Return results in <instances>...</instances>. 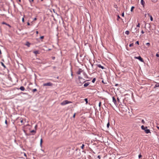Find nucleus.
<instances>
[{
	"label": "nucleus",
	"instance_id": "b1692460",
	"mask_svg": "<svg viewBox=\"0 0 159 159\" xmlns=\"http://www.w3.org/2000/svg\"><path fill=\"white\" fill-rule=\"evenodd\" d=\"M134 8V6L132 7L131 9V11H132L133 9Z\"/></svg>",
	"mask_w": 159,
	"mask_h": 159
},
{
	"label": "nucleus",
	"instance_id": "f03ea898",
	"mask_svg": "<svg viewBox=\"0 0 159 159\" xmlns=\"http://www.w3.org/2000/svg\"><path fill=\"white\" fill-rule=\"evenodd\" d=\"M72 103V102H71L68 101L67 100H65V101H63L62 102H61V105H64L66 104H68L69 103Z\"/></svg>",
	"mask_w": 159,
	"mask_h": 159
},
{
	"label": "nucleus",
	"instance_id": "bb28decb",
	"mask_svg": "<svg viewBox=\"0 0 159 159\" xmlns=\"http://www.w3.org/2000/svg\"><path fill=\"white\" fill-rule=\"evenodd\" d=\"M109 125H110V123H109V122H108L107 124V127L108 128L109 126Z\"/></svg>",
	"mask_w": 159,
	"mask_h": 159
},
{
	"label": "nucleus",
	"instance_id": "37998d69",
	"mask_svg": "<svg viewBox=\"0 0 159 159\" xmlns=\"http://www.w3.org/2000/svg\"><path fill=\"white\" fill-rule=\"evenodd\" d=\"M22 21L24 22V18H23L22 19Z\"/></svg>",
	"mask_w": 159,
	"mask_h": 159
},
{
	"label": "nucleus",
	"instance_id": "473e14b6",
	"mask_svg": "<svg viewBox=\"0 0 159 159\" xmlns=\"http://www.w3.org/2000/svg\"><path fill=\"white\" fill-rule=\"evenodd\" d=\"M138 157H139V158H140L141 157H142V155L141 154H140L139 155Z\"/></svg>",
	"mask_w": 159,
	"mask_h": 159
},
{
	"label": "nucleus",
	"instance_id": "6e6552de",
	"mask_svg": "<svg viewBox=\"0 0 159 159\" xmlns=\"http://www.w3.org/2000/svg\"><path fill=\"white\" fill-rule=\"evenodd\" d=\"M96 65L98 67L101 68L102 69H105V68L103 66H102L100 64H96Z\"/></svg>",
	"mask_w": 159,
	"mask_h": 159
},
{
	"label": "nucleus",
	"instance_id": "412c9836",
	"mask_svg": "<svg viewBox=\"0 0 159 159\" xmlns=\"http://www.w3.org/2000/svg\"><path fill=\"white\" fill-rule=\"evenodd\" d=\"M84 100L86 102V104H87V103H88V99L87 98H85L84 99Z\"/></svg>",
	"mask_w": 159,
	"mask_h": 159
},
{
	"label": "nucleus",
	"instance_id": "dca6fc26",
	"mask_svg": "<svg viewBox=\"0 0 159 159\" xmlns=\"http://www.w3.org/2000/svg\"><path fill=\"white\" fill-rule=\"evenodd\" d=\"M34 53L36 55L39 54V52L38 51H35L34 52Z\"/></svg>",
	"mask_w": 159,
	"mask_h": 159
},
{
	"label": "nucleus",
	"instance_id": "e433bc0d",
	"mask_svg": "<svg viewBox=\"0 0 159 159\" xmlns=\"http://www.w3.org/2000/svg\"><path fill=\"white\" fill-rule=\"evenodd\" d=\"M2 65L5 68L6 67L5 66V65H4V64L3 63H2Z\"/></svg>",
	"mask_w": 159,
	"mask_h": 159
},
{
	"label": "nucleus",
	"instance_id": "423d86ee",
	"mask_svg": "<svg viewBox=\"0 0 159 159\" xmlns=\"http://www.w3.org/2000/svg\"><path fill=\"white\" fill-rule=\"evenodd\" d=\"M139 32V29L136 28H135L134 30V32H133V33H134L135 34V33H138Z\"/></svg>",
	"mask_w": 159,
	"mask_h": 159
},
{
	"label": "nucleus",
	"instance_id": "ddd939ff",
	"mask_svg": "<svg viewBox=\"0 0 159 159\" xmlns=\"http://www.w3.org/2000/svg\"><path fill=\"white\" fill-rule=\"evenodd\" d=\"M141 128L142 129L144 130L146 129H147V127H145L143 125H142Z\"/></svg>",
	"mask_w": 159,
	"mask_h": 159
},
{
	"label": "nucleus",
	"instance_id": "0eeeda50",
	"mask_svg": "<svg viewBox=\"0 0 159 159\" xmlns=\"http://www.w3.org/2000/svg\"><path fill=\"white\" fill-rule=\"evenodd\" d=\"M112 98L113 102L114 103L115 105H117V102L116 98H115L114 97H112Z\"/></svg>",
	"mask_w": 159,
	"mask_h": 159
},
{
	"label": "nucleus",
	"instance_id": "c9c22d12",
	"mask_svg": "<svg viewBox=\"0 0 159 159\" xmlns=\"http://www.w3.org/2000/svg\"><path fill=\"white\" fill-rule=\"evenodd\" d=\"M44 36H41L40 37V38L41 39H43L44 38Z\"/></svg>",
	"mask_w": 159,
	"mask_h": 159
},
{
	"label": "nucleus",
	"instance_id": "9d476101",
	"mask_svg": "<svg viewBox=\"0 0 159 159\" xmlns=\"http://www.w3.org/2000/svg\"><path fill=\"white\" fill-rule=\"evenodd\" d=\"M19 89L21 91H23L25 90V88L24 87L22 86L20 87Z\"/></svg>",
	"mask_w": 159,
	"mask_h": 159
},
{
	"label": "nucleus",
	"instance_id": "7c9ffc66",
	"mask_svg": "<svg viewBox=\"0 0 159 159\" xmlns=\"http://www.w3.org/2000/svg\"><path fill=\"white\" fill-rule=\"evenodd\" d=\"M2 24H4V25H7V23H6V22H2Z\"/></svg>",
	"mask_w": 159,
	"mask_h": 159
},
{
	"label": "nucleus",
	"instance_id": "1a4fd4ad",
	"mask_svg": "<svg viewBox=\"0 0 159 159\" xmlns=\"http://www.w3.org/2000/svg\"><path fill=\"white\" fill-rule=\"evenodd\" d=\"M145 132L146 134H148L149 133H150V130L149 129H145Z\"/></svg>",
	"mask_w": 159,
	"mask_h": 159
},
{
	"label": "nucleus",
	"instance_id": "69168bd1",
	"mask_svg": "<svg viewBox=\"0 0 159 159\" xmlns=\"http://www.w3.org/2000/svg\"><path fill=\"white\" fill-rule=\"evenodd\" d=\"M76 151H77V149H76V150H75Z\"/></svg>",
	"mask_w": 159,
	"mask_h": 159
},
{
	"label": "nucleus",
	"instance_id": "c756f323",
	"mask_svg": "<svg viewBox=\"0 0 159 159\" xmlns=\"http://www.w3.org/2000/svg\"><path fill=\"white\" fill-rule=\"evenodd\" d=\"M146 45L148 46H149L150 45V43H146Z\"/></svg>",
	"mask_w": 159,
	"mask_h": 159
},
{
	"label": "nucleus",
	"instance_id": "0e129e2a",
	"mask_svg": "<svg viewBox=\"0 0 159 159\" xmlns=\"http://www.w3.org/2000/svg\"><path fill=\"white\" fill-rule=\"evenodd\" d=\"M92 67H93V65H92Z\"/></svg>",
	"mask_w": 159,
	"mask_h": 159
},
{
	"label": "nucleus",
	"instance_id": "a19ab883",
	"mask_svg": "<svg viewBox=\"0 0 159 159\" xmlns=\"http://www.w3.org/2000/svg\"><path fill=\"white\" fill-rule=\"evenodd\" d=\"M135 43L139 45V42L138 41H136Z\"/></svg>",
	"mask_w": 159,
	"mask_h": 159
},
{
	"label": "nucleus",
	"instance_id": "7ed1b4c3",
	"mask_svg": "<svg viewBox=\"0 0 159 159\" xmlns=\"http://www.w3.org/2000/svg\"><path fill=\"white\" fill-rule=\"evenodd\" d=\"M134 58L135 59H139L141 62H144L143 59L140 56H139L138 57H135Z\"/></svg>",
	"mask_w": 159,
	"mask_h": 159
},
{
	"label": "nucleus",
	"instance_id": "338daca9",
	"mask_svg": "<svg viewBox=\"0 0 159 159\" xmlns=\"http://www.w3.org/2000/svg\"><path fill=\"white\" fill-rule=\"evenodd\" d=\"M34 0H31V1L33 2Z\"/></svg>",
	"mask_w": 159,
	"mask_h": 159
},
{
	"label": "nucleus",
	"instance_id": "58836bf2",
	"mask_svg": "<svg viewBox=\"0 0 159 159\" xmlns=\"http://www.w3.org/2000/svg\"><path fill=\"white\" fill-rule=\"evenodd\" d=\"M101 102H100L99 103V107H101Z\"/></svg>",
	"mask_w": 159,
	"mask_h": 159
},
{
	"label": "nucleus",
	"instance_id": "6ab92c4d",
	"mask_svg": "<svg viewBox=\"0 0 159 159\" xmlns=\"http://www.w3.org/2000/svg\"><path fill=\"white\" fill-rule=\"evenodd\" d=\"M37 91V90L36 89H34L32 90V91L34 93L36 92Z\"/></svg>",
	"mask_w": 159,
	"mask_h": 159
},
{
	"label": "nucleus",
	"instance_id": "4be33fe9",
	"mask_svg": "<svg viewBox=\"0 0 159 159\" xmlns=\"http://www.w3.org/2000/svg\"><path fill=\"white\" fill-rule=\"evenodd\" d=\"M84 144H83L82 145V146H81V148L83 150L84 149Z\"/></svg>",
	"mask_w": 159,
	"mask_h": 159
},
{
	"label": "nucleus",
	"instance_id": "a878e982",
	"mask_svg": "<svg viewBox=\"0 0 159 159\" xmlns=\"http://www.w3.org/2000/svg\"><path fill=\"white\" fill-rule=\"evenodd\" d=\"M134 46V43H132L131 44H130L129 45V46L130 47H132Z\"/></svg>",
	"mask_w": 159,
	"mask_h": 159
},
{
	"label": "nucleus",
	"instance_id": "4c0bfd02",
	"mask_svg": "<svg viewBox=\"0 0 159 159\" xmlns=\"http://www.w3.org/2000/svg\"><path fill=\"white\" fill-rule=\"evenodd\" d=\"M156 56L157 57H159V54H158L157 53L156 54Z\"/></svg>",
	"mask_w": 159,
	"mask_h": 159
},
{
	"label": "nucleus",
	"instance_id": "79ce46f5",
	"mask_svg": "<svg viewBox=\"0 0 159 159\" xmlns=\"http://www.w3.org/2000/svg\"><path fill=\"white\" fill-rule=\"evenodd\" d=\"M75 113H74L73 116V117L75 118Z\"/></svg>",
	"mask_w": 159,
	"mask_h": 159
},
{
	"label": "nucleus",
	"instance_id": "cd10ccee",
	"mask_svg": "<svg viewBox=\"0 0 159 159\" xmlns=\"http://www.w3.org/2000/svg\"><path fill=\"white\" fill-rule=\"evenodd\" d=\"M150 18L151 21H152L153 20V18L152 16H150Z\"/></svg>",
	"mask_w": 159,
	"mask_h": 159
},
{
	"label": "nucleus",
	"instance_id": "de8ad7c7",
	"mask_svg": "<svg viewBox=\"0 0 159 159\" xmlns=\"http://www.w3.org/2000/svg\"><path fill=\"white\" fill-rule=\"evenodd\" d=\"M117 101L118 102H120V99H119V98H117Z\"/></svg>",
	"mask_w": 159,
	"mask_h": 159
},
{
	"label": "nucleus",
	"instance_id": "774afa93",
	"mask_svg": "<svg viewBox=\"0 0 159 159\" xmlns=\"http://www.w3.org/2000/svg\"><path fill=\"white\" fill-rule=\"evenodd\" d=\"M71 75H73V74H72V73H71Z\"/></svg>",
	"mask_w": 159,
	"mask_h": 159
},
{
	"label": "nucleus",
	"instance_id": "a18cd8bd",
	"mask_svg": "<svg viewBox=\"0 0 159 159\" xmlns=\"http://www.w3.org/2000/svg\"><path fill=\"white\" fill-rule=\"evenodd\" d=\"M5 123L7 125V120H6L5 121Z\"/></svg>",
	"mask_w": 159,
	"mask_h": 159
},
{
	"label": "nucleus",
	"instance_id": "49530a36",
	"mask_svg": "<svg viewBox=\"0 0 159 159\" xmlns=\"http://www.w3.org/2000/svg\"><path fill=\"white\" fill-rule=\"evenodd\" d=\"M98 158H99V159H100V157L99 155H98Z\"/></svg>",
	"mask_w": 159,
	"mask_h": 159
},
{
	"label": "nucleus",
	"instance_id": "4d7b16f0",
	"mask_svg": "<svg viewBox=\"0 0 159 159\" xmlns=\"http://www.w3.org/2000/svg\"><path fill=\"white\" fill-rule=\"evenodd\" d=\"M24 156H25L26 157H27L25 153H24Z\"/></svg>",
	"mask_w": 159,
	"mask_h": 159
},
{
	"label": "nucleus",
	"instance_id": "603ef678",
	"mask_svg": "<svg viewBox=\"0 0 159 159\" xmlns=\"http://www.w3.org/2000/svg\"><path fill=\"white\" fill-rule=\"evenodd\" d=\"M55 59V57H52V59L53 60H54Z\"/></svg>",
	"mask_w": 159,
	"mask_h": 159
},
{
	"label": "nucleus",
	"instance_id": "864d4df0",
	"mask_svg": "<svg viewBox=\"0 0 159 159\" xmlns=\"http://www.w3.org/2000/svg\"><path fill=\"white\" fill-rule=\"evenodd\" d=\"M37 20V18H35L34 19V20Z\"/></svg>",
	"mask_w": 159,
	"mask_h": 159
},
{
	"label": "nucleus",
	"instance_id": "5fc2aeb1",
	"mask_svg": "<svg viewBox=\"0 0 159 159\" xmlns=\"http://www.w3.org/2000/svg\"><path fill=\"white\" fill-rule=\"evenodd\" d=\"M27 25H30V23L29 22L27 23Z\"/></svg>",
	"mask_w": 159,
	"mask_h": 159
},
{
	"label": "nucleus",
	"instance_id": "052dcab7",
	"mask_svg": "<svg viewBox=\"0 0 159 159\" xmlns=\"http://www.w3.org/2000/svg\"><path fill=\"white\" fill-rule=\"evenodd\" d=\"M157 129H159V127L157 126Z\"/></svg>",
	"mask_w": 159,
	"mask_h": 159
},
{
	"label": "nucleus",
	"instance_id": "9b49d317",
	"mask_svg": "<svg viewBox=\"0 0 159 159\" xmlns=\"http://www.w3.org/2000/svg\"><path fill=\"white\" fill-rule=\"evenodd\" d=\"M89 84V82L86 83L84 84V87H85L88 86Z\"/></svg>",
	"mask_w": 159,
	"mask_h": 159
},
{
	"label": "nucleus",
	"instance_id": "39448f33",
	"mask_svg": "<svg viewBox=\"0 0 159 159\" xmlns=\"http://www.w3.org/2000/svg\"><path fill=\"white\" fill-rule=\"evenodd\" d=\"M83 71V70L79 68V69L78 71H77L76 72V74L78 75H80V74Z\"/></svg>",
	"mask_w": 159,
	"mask_h": 159
},
{
	"label": "nucleus",
	"instance_id": "e2e57ef3",
	"mask_svg": "<svg viewBox=\"0 0 159 159\" xmlns=\"http://www.w3.org/2000/svg\"><path fill=\"white\" fill-rule=\"evenodd\" d=\"M118 85V84H116L115 86H116Z\"/></svg>",
	"mask_w": 159,
	"mask_h": 159
},
{
	"label": "nucleus",
	"instance_id": "5701e85b",
	"mask_svg": "<svg viewBox=\"0 0 159 159\" xmlns=\"http://www.w3.org/2000/svg\"><path fill=\"white\" fill-rule=\"evenodd\" d=\"M140 27V24L139 23H138L137 25V27L138 28H139Z\"/></svg>",
	"mask_w": 159,
	"mask_h": 159
},
{
	"label": "nucleus",
	"instance_id": "6e6d98bb",
	"mask_svg": "<svg viewBox=\"0 0 159 159\" xmlns=\"http://www.w3.org/2000/svg\"><path fill=\"white\" fill-rule=\"evenodd\" d=\"M147 14H145V15H144V16L145 17H146V16H147Z\"/></svg>",
	"mask_w": 159,
	"mask_h": 159
},
{
	"label": "nucleus",
	"instance_id": "680f3d73",
	"mask_svg": "<svg viewBox=\"0 0 159 159\" xmlns=\"http://www.w3.org/2000/svg\"><path fill=\"white\" fill-rule=\"evenodd\" d=\"M37 126V125H35V128H36Z\"/></svg>",
	"mask_w": 159,
	"mask_h": 159
},
{
	"label": "nucleus",
	"instance_id": "aec40b11",
	"mask_svg": "<svg viewBox=\"0 0 159 159\" xmlns=\"http://www.w3.org/2000/svg\"><path fill=\"white\" fill-rule=\"evenodd\" d=\"M125 33L126 34L128 35L129 34V31L127 30L125 32Z\"/></svg>",
	"mask_w": 159,
	"mask_h": 159
},
{
	"label": "nucleus",
	"instance_id": "393cba45",
	"mask_svg": "<svg viewBox=\"0 0 159 159\" xmlns=\"http://www.w3.org/2000/svg\"><path fill=\"white\" fill-rule=\"evenodd\" d=\"M95 80H96V78H94L92 80V82L93 83H94L95 82Z\"/></svg>",
	"mask_w": 159,
	"mask_h": 159
},
{
	"label": "nucleus",
	"instance_id": "ea45409f",
	"mask_svg": "<svg viewBox=\"0 0 159 159\" xmlns=\"http://www.w3.org/2000/svg\"><path fill=\"white\" fill-rule=\"evenodd\" d=\"M121 16H124V12H123V13H122V14H121Z\"/></svg>",
	"mask_w": 159,
	"mask_h": 159
},
{
	"label": "nucleus",
	"instance_id": "f8f14e48",
	"mask_svg": "<svg viewBox=\"0 0 159 159\" xmlns=\"http://www.w3.org/2000/svg\"><path fill=\"white\" fill-rule=\"evenodd\" d=\"M141 3L143 6V7H144L145 2L143 0H141Z\"/></svg>",
	"mask_w": 159,
	"mask_h": 159
},
{
	"label": "nucleus",
	"instance_id": "c85d7f7f",
	"mask_svg": "<svg viewBox=\"0 0 159 159\" xmlns=\"http://www.w3.org/2000/svg\"><path fill=\"white\" fill-rule=\"evenodd\" d=\"M120 16H119V15H118L117 16V20H119V19H120Z\"/></svg>",
	"mask_w": 159,
	"mask_h": 159
},
{
	"label": "nucleus",
	"instance_id": "f704fd0d",
	"mask_svg": "<svg viewBox=\"0 0 159 159\" xmlns=\"http://www.w3.org/2000/svg\"><path fill=\"white\" fill-rule=\"evenodd\" d=\"M74 153H72V152L70 153H69V154L70 156H72V155H73V154H74Z\"/></svg>",
	"mask_w": 159,
	"mask_h": 159
},
{
	"label": "nucleus",
	"instance_id": "f257e3e1",
	"mask_svg": "<svg viewBox=\"0 0 159 159\" xmlns=\"http://www.w3.org/2000/svg\"><path fill=\"white\" fill-rule=\"evenodd\" d=\"M78 79L79 80L78 84H79L80 85H81L85 82L84 81V79H83L80 76L78 77Z\"/></svg>",
	"mask_w": 159,
	"mask_h": 159
},
{
	"label": "nucleus",
	"instance_id": "a211bd4d",
	"mask_svg": "<svg viewBox=\"0 0 159 159\" xmlns=\"http://www.w3.org/2000/svg\"><path fill=\"white\" fill-rule=\"evenodd\" d=\"M43 143V140L42 139H41L40 141V145L41 146L42 145V143Z\"/></svg>",
	"mask_w": 159,
	"mask_h": 159
},
{
	"label": "nucleus",
	"instance_id": "20e7f679",
	"mask_svg": "<svg viewBox=\"0 0 159 159\" xmlns=\"http://www.w3.org/2000/svg\"><path fill=\"white\" fill-rule=\"evenodd\" d=\"M52 85V83L50 82L45 83L43 84V86H51Z\"/></svg>",
	"mask_w": 159,
	"mask_h": 159
},
{
	"label": "nucleus",
	"instance_id": "2f4dec72",
	"mask_svg": "<svg viewBox=\"0 0 159 159\" xmlns=\"http://www.w3.org/2000/svg\"><path fill=\"white\" fill-rule=\"evenodd\" d=\"M141 122L143 124H144V123H145V122H144V121L143 120H142V121H141Z\"/></svg>",
	"mask_w": 159,
	"mask_h": 159
},
{
	"label": "nucleus",
	"instance_id": "4468645a",
	"mask_svg": "<svg viewBox=\"0 0 159 159\" xmlns=\"http://www.w3.org/2000/svg\"><path fill=\"white\" fill-rule=\"evenodd\" d=\"M30 43L28 42H26L25 45L28 46V47H30Z\"/></svg>",
	"mask_w": 159,
	"mask_h": 159
},
{
	"label": "nucleus",
	"instance_id": "13d9d810",
	"mask_svg": "<svg viewBox=\"0 0 159 159\" xmlns=\"http://www.w3.org/2000/svg\"><path fill=\"white\" fill-rule=\"evenodd\" d=\"M38 33H39V32H38V31H36V33L37 34H38Z\"/></svg>",
	"mask_w": 159,
	"mask_h": 159
},
{
	"label": "nucleus",
	"instance_id": "2eb2a0df",
	"mask_svg": "<svg viewBox=\"0 0 159 159\" xmlns=\"http://www.w3.org/2000/svg\"><path fill=\"white\" fill-rule=\"evenodd\" d=\"M146 25H148V27H149V28L150 27V26L149 24L147 23H146V22H145V28H146Z\"/></svg>",
	"mask_w": 159,
	"mask_h": 159
},
{
	"label": "nucleus",
	"instance_id": "8fccbe9b",
	"mask_svg": "<svg viewBox=\"0 0 159 159\" xmlns=\"http://www.w3.org/2000/svg\"><path fill=\"white\" fill-rule=\"evenodd\" d=\"M148 15L149 17H150V16H151L149 13H148Z\"/></svg>",
	"mask_w": 159,
	"mask_h": 159
},
{
	"label": "nucleus",
	"instance_id": "bf43d9fd",
	"mask_svg": "<svg viewBox=\"0 0 159 159\" xmlns=\"http://www.w3.org/2000/svg\"><path fill=\"white\" fill-rule=\"evenodd\" d=\"M102 83H103L104 84H105V83L104 82V81H103V80L102 81Z\"/></svg>",
	"mask_w": 159,
	"mask_h": 159
},
{
	"label": "nucleus",
	"instance_id": "72a5a7b5",
	"mask_svg": "<svg viewBox=\"0 0 159 159\" xmlns=\"http://www.w3.org/2000/svg\"><path fill=\"white\" fill-rule=\"evenodd\" d=\"M158 85H157V84H156V85H155L154 88H157V87H159V86H158Z\"/></svg>",
	"mask_w": 159,
	"mask_h": 159
},
{
	"label": "nucleus",
	"instance_id": "f3484780",
	"mask_svg": "<svg viewBox=\"0 0 159 159\" xmlns=\"http://www.w3.org/2000/svg\"><path fill=\"white\" fill-rule=\"evenodd\" d=\"M36 130H33L30 131L31 133H34V134L36 133Z\"/></svg>",
	"mask_w": 159,
	"mask_h": 159
},
{
	"label": "nucleus",
	"instance_id": "c03bdc74",
	"mask_svg": "<svg viewBox=\"0 0 159 159\" xmlns=\"http://www.w3.org/2000/svg\"><path fill=\"white\" fill-rule=\"evenodd\" d=\"M141 33H142V34H143L144 33V31H143V30H142L141 31Z\"/></svg>",
	"mask_w": 159,
	"mask_h": 159
},
{
	"label": "nucleus",
	"instance_id": "09e8293b",
	"mask_svg": "<svg viewBox=\"0 0 159 159\" xmlns=\"http://www.w3.org/2000/svg\"><path fill=\"white\" fill-rule=\"evenodd\" d=\"M7 26H9V27H11V25H9V24H7Z\"/></svg>",
	"mask_w": 159,
	"mask_h": 159
},
{
	"label": "nucleus",
	"instance_id": "3c124183",
	"mask_svg": "<svg viewBox=\"0 0 159 159\" xmlns=\"http://www.w3.org/2000/svg\"><path fill=\"white\" fill-rule=\"evenodd\" d=\"M20 122L21 123H23V120H20Z\"/></svg>",
	"mask_w": 159,
	"mask_h": 159
}]
</instances>
